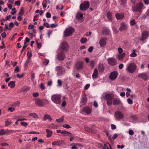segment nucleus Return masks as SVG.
I'll list each match as a JSON object with an SVG mask.
<instances>
[{
  "instance_id": "f257e3e1",
  "label": "nucleus",
  "mask_w": 149,
  "mask_h": 149,
  "mask_svg": "<svg viewBox=\"0 0 149 149\" xmlns=\"http://www.w3.org/2000/svg\"><path fill=\"white\" fill-rule=\"evenodd\" d=\"M104 98L107 100V104L109 106H111L112 103V100L114 98V95L110 93L106 95Z\"/></svg>"
},
{
  "instance_id": "f03ea898",
  "label": "nucleus",
  "mask_w": 149,
  "mask_h": 149,
  "mask_svg": "<svg viewBox=\"0 0 149 149\" xmlns=\"http://www.w3.org/2000/svg\"><path fill=\"white\" fill-rule=\"evenodd\" d=\"M51 100L54 103L60 104L61 103V95L57 94L52 95L51 96Z\"/></svg>"
},
{
  "instance_id": "7ed1b4c3",
  "label": "nucleus",
  "mask_w": 149,
  "mask_h": 149,
  "mask_svg": "<svg viewBox=\"0 0 149 149\" xmlns=\"http://www.w3.org/2000/svg\"><path fill=\"white\" fill-rule=\"evenodd\" d=\"M136 67L137 66L135 63H131L129 65L126 70L128 72L132 73L135 71Z\"/></svg>"
},
{
  "instance_id": "20e7f679",
  "label": "nucleus",
  "mask_w": 149,
  "mask_h": 149,
  "mask_svg": "<svg viewBox=\"0 0 149 149\" xmlns=\"http://www.w3.org/2000/svg\"><path fill=\"white\" fill-rule=\"evenodd\" d=\"M90 3L88 1H85L80 5V9L81 10H85L89 7Z\"/></svg>"
},
{
  "instance_id": "39448f33",
  "label": "nucleus",
  "mask_w": 149,
  "mask_h": 149,
  "mask_svg": "<svg viewBox=\"0 0 149 149\" xmlns=\"http://www.w3.org/2000/svg\"><path fill=\"white\" fill-rule=\"evenodd\" d=\"M74 31V29L72 27H69L66 29L64 32V35L65 37H68L70 36Z\"/></svg>"
},
{
  "instance_id": "423d86ee",
  "label": "nucleus",
  "mask_w": 149,
  "mask_h": 149,
  "mask_svg": "<svg viewBox=\"0 0 149 149\" xmlns=\"http://www.w3.org/2000/svg\"><path fill=\"white\" fill-rule=\"evenodd\" d=\"M45 101H48L45 99L40 100L37 98L35 100V104L37 106L42 107L45 105L44 102Z\"/></svg>"
},
{
  "instance_id": "0eeeda50",
  "label": "nucleus",
  "mask_w": 149,
  "mask_h": 149,
  "mask_svg": "<svg viewBox=\"0 0 149 149\" xmlns=\"http://www.w3.org/2000/svg\"><path fill=\"white\" fill-rule=\"evenodd\" d=\"M61 51L63 52L67 51L69 49L68 45V43L65 41H63L61 43V45L60 47Z\"/></svg>"
},
{
  "instance_id": "6e6552de",
  "label": "nucleus",
  "mask_w": 149,
  "mask_h": 149,
  "mask_svg": "<svg viewBox=\"0 0 149 149\" xmlns=\"http://www.w3.org/2000/svg\"><path fill=\"white\" fill-rule=\"evenodd\" d=\"M57 72V74L58 75L60 76L65 73V69L60 66H57L56 68Z\"/></svg>"
},
{
  "instance_id": "1a4fd4ad",
  "label": "nucleus",
  "mask_w": 149,
  "mask_h": 149,
  "mask_svg": "<svg viewBox=\"0 0 149 149\" xmlns=\"http://www.w3.org/2000/svg\"><path fill=\"white\" fill-rule=\"evenodd\" d=\"M108 64L112 66H114L117 64L116 60L113 58H109L107 59Z\"/></svg>"
},
{
  "instance_id": "9d476101",
  "label": "nucleus",
  "mask_w": 149,
  "mask_h": 149,
  "mask_svg": "<svg viewBox=\"0 0 149 149\" xmlns=\"http://www.w3.org/2000/svg\"><path fill=\"white\" fill-rule=\"evenodd\" d=\"M115 117L118 120L123 119L124 117V115L119 111H116L115 113Z\"/></svg>"
},
{
  "instance_id": "9b49d317",
  "label": "nucleus",
  "mask_w": 149,
  "mask_h": 149,
  "mask_svg": "<svg viewBox=\"0 0 149 149\" xmlns=\"http://www.w3.org/2000/svg\"><path fill=\"white\" fill-rule=\"evenodd\" d=\"M57 57L59 60L62 61L65 58V56L63 52L61 51L58 54Z\"/></svg>"
},
{
  "instance_id": "f8f14e48",
  "label": "nucleus",
  "mask_w": 149,
  "mask_h": 149,
  "mask_svg": "<svg viewBox=\"0 0 149 149\" xmlns=\"http://www.w3.org/2000/svg\"><path fill=\"white\" fill-rule=\"evenodd\" d=\"M118 75V73L117 71H113L109 75V77L111 80H114L116 78Z\"/></svg>"
},
{
  "instance_id": "ddd939ff",
  "label": "nucleus",
  "mask_w": 149,
  "mask_h": 149,
  "mask_svg": "<svg viewBox=\"0 0 149 149\" xmlns=\"http://www.w3.org/2000/svg\"><path fill=\"white\" fill-rule=\"evenodd\" d=\"M148 36V32L146 31H144L142 33V37L140 38V40L143 41L146 39Z\"/></svg>"
},
{
  "instance_id": "4468645a",
  "label": "nucleus",
  "mask_w": 149,
  "mask_h": 149,
  "mask_svg": "<svg viewBox=\"0 0 149 149\" xmlns=\"http://www.w3.org/2000/svg\"><path fill=\"white\" fill-rule=\"evenodd\" d=\"M138 77L144 81H147L149 79V77L146 74L144 73L139 74L138 75Z\"/></svg>"
},
{
  "instance_id": "2eb2a0df",
  "label": "nucleus",
  "mask_w": 149,
  "mask_h": 149,
  "mask_svg": "<svg viewBox=\"0 0 149 149\" xmlns=\"http://www.w3.org/2000/svg\"><path fill=\"white\" fill-rule=\"evenodd\" d=\"M107 38H103L100 39L99 42V44L101 46L104 47L106 45Z\"/></svg>"
},
{
  "instance_id": "dca6fc26",
  "label": "nucleus",
  "mask_w": 149,
  "mask_h": 149,
  "mask_svg": "<svg viewBox=\"0 0 149 149\" xmlns=\"http://www.w3.org/2000/svg\"><path fill=\"white\" fill-rule=\"evenodd\" d=\"M83 63L82 62H77L75 65V67L77 70H79L82 68Z\"/></svg>"
},
{
  "instance_id": "f3484780",
  "label": "nucleus",
  "mask_w": 149,
  "mask_h": 149,
  "mask_svg": "<svg viewBox=\"0 0 149 149\" xmlns=\"http://www.w3.org/2000/svg\"><path fill=\"white\" fill-rule=\"evenodd\" d=\"M87 97L86 95H83L82 96V99L81 100V104L82 105H84L87 102Z\"/></svg>"
},
{
  "instance_id": "a211bd4d",
  "label": "nucleus",
  "mask_w": 149,
  "mask_h": 149,
  "mask_svg": "<svg viewBox=\"0 0 149 149\" xmlns=\"http://www.w3.org/2000/svg\"><path fill=\"white\" fill-rule=\"evenodd\" d=\"M121 26L119 28L120 31H122L126 29L127 28V26L124 22H122L120 24Z\"/></svg>"
},
{
  "instance_id": "6ab92c4d",
  "label": "nucleus",
  "mask_w": 149,
  "mask_h": 149,
  "mask_svg": "<svg viewBox=\"0 0 149 149\" xmlns=\"http://www.w3.org/2000/svg\"><path fill=\"white\" fill-rule=\"evenodd\" d=\"M98 69L99 72H103L104 71V67L102 63H99L98 65Z\"/></svg>"
},
{
  "instance_id": "aec40b11",
  "label": "nucleus",
  "mask_w": 149,
  "mask_h": 149,
  "mask_svg": "<svg viewBox=\"0 0 149 149\" xmlns=\"http://www.w3.org/2000/svg\"><path fill=\"white\" fill-rule=\"evenodd\" d=\"M113 104L114 105H118L121 104V102L120 100L117 98L113 100L112 101Z\"/></svg>"
},
{
  "instance_id": "412c9836",
  "label": "nucleus",
  "mask_w": 149,
  "mask_h": 149,
  "mask_svg": "<svg viewBox=\"0 0 149 149\" xmlns=\"http://www.w3.org/2000/svg\"><path fill=\"white\" fill-rule=\"evenodd\" d=\"M115 16L118 20L124 18V15L122 13H117Z\"/></svg>"
},
{
  "instance_id": "4be33fe9",
  "label": "nucleus",
  "mask_w": 149,
  "mask_h": 149,
  "mask_svg": "<svg viewBox=\"0 0 149 149\" xmlns=\"http://www.w3.org/2000/svg\"><path fill=\"white\" fill-rule=\"evenodd\" d=\"M56 132L58 133H61L64 136H67V135H69V134H71L70 133L67 131H56Z\"/></svg>"
},
{
  "instance_id": "5701e85b",
  "label": "nucleus",
  "mask_w": 149,
  "mask_h": 149,
  "mask_svg": "<svg viewBox=\"0 0 149 149\" xmlns=\"http://www.w3.org/2000/svg\"><path fill=\"white\" fill-rule=\"evenodd\" d=\"M47 119H48L49 121H51L52 120V119L49 115L46 114L44 115L43 118L42 120L43 121H45Z\"/></svg>"
},
{
  "instance_id": "b1692460",
  "label": "nucleus",
  "mask_w": 149,
  "mask_h": 149,
  "mask_svg": "<svg viewBox=\"0 0 149 149\" xmlns=\"http://www.w3.org/2000/svg\"><path fill=\"white\" fill-rule=\"evenodd\" d=\"M102 33L108 35L110 33V31L109 29L107 28H104L103 29Z\"/></svg>"
},
{
  "instance_id": "393cba45",
  "label": "nucleus",
  "mask_w": 149,
  "mask_h": 149,
  "mask_svg": "<svg viewBox=\"0 0 149 149\" xmlns=\"http://www.w3.org/2000/svg\"><path fill=\"white\" fill-rule=\"evenodd\" d=\"M98 71L97 69H94V72L92 74V77L93 79L97 78L98 76Z\"/></svg>"
},
{
  "instance_id": "a878e982",
  "label": "nucleus",
  "mask_w": 149,
  "mask_h": 149,
  "mask_svg": "<svg viewBox=\"0 0 149 149\" xmlns=\"http://www.w3.org/2000/svg\"><path fill=\"white\" fill-rule=\"evenodd\" d=\"M125 55V54L124 53H123L121 54H118L117 55V58L119 60H122Z\"/></svg>"
},
{
  "instance_id": "bb28decb",
  "label": "nucleus",
  "mask_w": 149,
  "mask_h": 149,
  "mask_svg": "<svg viewBox=\"0 0 149 149\" xmlns=\"http://www.w3.org/2000/svg\"><path fill=\"white\" fill-rule=\"evenodd\" d=\"M83 110L84 112L88 114L91 113V110L89 107H86Z\"/></svg>"
},
{
  "instance_id": "cd10ccee",
  "label": "nucleus",
  "mask_w": 149,
  "mask_h": 149,
  "mask_svg": "<svg viewBox=\"0 0 149 149\" xmlns=\"http://www.w3.org/2000/svg\"><path fill=\"white\" fill-rule=\"evenodd\" d=\"M136 6L137 8L138 11L140 12L141 11V9L143 7V4L142 3H140L139 4H137Z\"/></svg>"
},
{
  "instance_id": "c85d7f7f",
  "label": "nucleus",
  "mask_w": 149,
  "mask_h": 149,
  "mask_svg": "<svg viewBox=\"0 0 149 149\" xmlns=\"http://www.w3.org/2000/svg\"><path fill=\"white\" fill-rule=\"evenodd\" d=\"M15 85V82L14 81H11L8 84V86L11 88H14Z\"/></svg>"
},
{
  "instance_id": "c756f323",
  "label": "nucleus",
  "mask_w": 149,
  "mask_h": 149,
  "mask_svg": "<svg viewBox=\"0 0 149 149\" xmlns=\"http://www.w3.org/2000/svg\"><path fill=\"white\" fill-rule=\"evenodd\" d=\"M111 145L108 143H107L104 144V149H111Z\"/></svg>"
},
{
  "instance_id": "7c9ffc66",
  "label": "nucleus",
  "mask_w": 149,
  "mask_h": 149,
  "mask_svg": "<svg viewBox=\"0 0 149 149\" xmlns=\"http://www.w3.org/2000/svg\"><path fill=\"white\" fill-rule=\"evenodd\" d=\"M30 88L27 86L24 87L22 88L21 89V91L25 93L27 92L29 89Z\"/></svg>"
},
{
  "instance_id": "2f4dec72",
  "label": "nucleus",
  "mask_w": 149,
  "mask_h": 149,
  "mask_svg": "<svg viewBox=\"0 0 149 149\" xmlns=\"http://www.w3.org/2000/svg\"><path fill=\"white\" fill-rule=\"evenodd\" d=\"M62 142L60 141H54L52 142V144L53 145H56L60 146L61 144H62Z\"/></svg>"
},
{
  "instance_id": "473e14b6",
  "label": "nucleus",
  "mask_w": 149,
  "mask_h": 149,
  "mask_svg": "<svg viewBox=\"0 0 149 149\" xmlns=\"http://www.w3.org/2000/svg\"><path fill=\"white\" fill-rule=\"evenodd\" d=\"M20 104V102L18 101H17L13 103L12 106L14 107H19Z\"/></svg>"
},
{
  "instance_id": "72a5a7b5",
  "label": "nucleus",
  "mask_w": 149,
  "mask_h": 149,
  "mask_svg": "<svg viewBox=\"0 0 149 149\" xmlns=\"http://www.w3.org/2000/svg\"><path fill=\"white\" fill-rule=\"evenodd\" d=\"M111 14L110 12H108L107 14V16L110 21H111L112 19Z\"/></svg>"
},
{
  "instance_id": "f704fd0d",
  "label": "nucleus",
  "mask_w": 149,
  "mask_h": 149,
  "mask_svg": "<svg viewBox=\"0 0 149 149\" xmlns=\"http://www.w3.org/2000/svg\"><path fill=\"white\" fill-rule=\"evenodd\" d=\"M83 16V15L80 13H78L76 15V18L78 19H79Z\"/></svg>"
},
{
  "instance_id": "c9c22d12",
  "label": "nucleus",
  "mask_w": 149,
  "mask_h": 149,
  "mask_svg": "<svg viewBox=\"0 0 149 149\" xmlns=\"http://www.w3.org/2000/svg\"><path fill=\"white\" fill-rule=\"evenodd\" d=\"M57 127V126L55 125L54 123H52V124L49 125L48 126V127L51 128L52 129H55Z\"/></svg>"
},
{
  "instance_id": "e433bc0d",
  "label": "nucleus",
  "mask_w": 149,
  "mask_h": 149,
  "mask_svg": "<svg viewBox=\"0 0 149 149\" xmlns=\"http://www.w3.org/2000/svg\"><path fill=\"white\" fill-rule=\"evenodd\" d=\"M24 14V9L23 7H22L20 9L18 14L19 15L22 16Z\"/></svg>"
},
{
  "instance_id": "4c0bfd02",
  "label": "nucleus",
  "mask_w": 149,
  "mask_h": 149,
  "mask_svg": "<svg viewBox=\"0 0 149 149\" xmlns=\"http://www.w3.org/2000/svg\"><path fill=\"white\" fill-rule=\"evenodd\" d=\"M29 116H32L34 118H37L38 117V116L35 113H30L29 115Z\"/></svg>"
},
{
  "instance_id": "58836bf2",
  "label": "nucleus",
  "mask_w": 149,
  "mask_h": 149,
  "mask_svg": "<svg viewBox=\"0 0 149 149\" xmlns=\"http://www.w3.org/2000/svg\"><path fill=\"white\" fill-rule=\"evenodd\" d=\"M136 51L134 49L133 50V52L130 55V57H135L136 56L137 54L136 53H135V52Z\"/></svg>"
},
{
  "instance_id": "ea45409f",
  "label": "nucleus",
  "mask_w": 149,
  "mask_h": 149,
  "mask_svg": "<svg viewBox=\"0 0 149 149\" xmlns=\"http://www.w3.org/2000/svg\"><path fill=\"white\" fill-rule=\"evenodd\" d=\"M87 41V39L86 38H82L80 40L82 44H84Z\"/></svg>"
},
{
  "instance_id": "a19ab883",
  "label": "nucleus",
  "mask_w": 149,
  "mask_h": 149,
  "mask_svg": "<svg viewBox=\"0 0 149 149\" xmlns=\"http://www.w3.org/2000/svg\"><path fill=\"white\" fill-rule=\"evenodd\" d=\"M47 132V136L48 137H50L52 134V131H46Z\"/></svg>"
},
{
  "instance_id": "79ce46f5",
  "label": "nucleus",
  "mask_w": 149,
  "mask_h": 149,
  "mask_svg": "<svg viewBox=\"0 0 149 149\" xmlns=\"http://www.w3.org/2000/svg\"><path fill=\"white\" fill-rule=\"evenodd\" d=\"M27 56L28 57L27 59L30 60V59H31V56H32V54L31 52H27Z\"/></svg>"
},
{
  "instance_id": "37998d69",
  "label": "nucleus",
  "mask_w": 149,
  "mask_h": 149,
  "mask_svg": "<svg viewBox=\"0 0 149 149\" xmlns=\"http://www.w3.org/2000/svg\"><path fill=\"white\" fill-rule=\"evenodd\" d=\"M136 23L135 22V20L133 19L130 21V24L131 26H133L136 24Z\"/></svg>"
},
{
  "instance_id": "c03bdc74",
  "label": "nucleus",
  "mask_w": 149,
  "mask_h": 149,
  "mask_svg": "<svg viewBox=\"0 0 149 149\" xmlns=\"http://www.w3.org/2000/svg\"><path fill=\"white\" fill-rule=\"evenodd\" d=\"M56 120L57 122L58 123L62 122L63 121V117H62L59 119H57Z\"/></svg>"
},
{
  "instance_id": "a18cd8bd",
  "label": "nucleus",
  "mask_w": 149,
  "mask_h": 149,
  "mask_svg": "<svg viewBox=\"0 0 149 149\" xmlns=\"http://www.w3.org/2000/svg\"><path fill=\"white\" fill-rule=\"evenodd\" d=\"M20 124L21 125L24 127H26L28 125V124L27 123L24 122H21L20 123Z\"/></svg>"
},
{
  "instance_id": "49530a36",
  "label": "nucleus",
  "mask_w": 149,
  "mask_h": 149,
  "mask_svg": "<svg viewBox=\"0 0 149 149\" xmlns=\"http://www.w3.org/2000/svg\"><path fill=\"white\" fill-rule=\"evenodd\" d=\"M30 39L29 38H28L27 37L26 38H25V40H24V45H26V42H29L30 41Z\"/></svg>"
},
{
  "instance_id": "de8ad7c7",
  "label": "nucleus",
  "mask_w": 149,
  "mask_h": 149,
  "mask_svg": "<svg viewBox=\"0 0 149 149\" xmlns=\"http://www.w3.org/2000/svg\"><path fill=\"white\" fill-rule=\"evenodd\" d=\"M132 10L134 12H137L138 11L137 8L136 6H134L132 8Z\"/></svg>"
},
{
  "instance_id": "09e8293b",
  "label": "nucleus",
  "mask_w": 149,
  "mask_h": 149,
  "mask_svg": "<svg viewBox=\"0 0 149 149\" xmlns=\"http://www.w3.org/2000/svg\"><path fill=\"white\" fill-rule=\"evenodd\" d=\"M30 61H30L29 60L27 59V60L26 61V62L24 63V66L25 67H27V66L28 65Z\"/></svg>"
},
{
  "instance_id": "8fccbe9b",
  "label": "nucleus",
  "mask_w": 149,
  "mask_h": 149,
  "mask_svg": "<svg viewBox=\"0 0 149 149\" xmlns=\"http://www.w3.org/2000/svg\"><path fill=\"white\" fill-rule=\"evenodd\" d=\"M43 25L47 28H49L50 27L49 25L47 22H44L43 24Z\"/></svg>"
},
{
  "instance_id": "3c124183",
  "label": "nucleus",
  "mask_w": 149,
  "mask_h": 149,
  "mask_svg": "<svg viewBox=\"0 0 149 149\" xmlns=\"http://www.w3.org/2000/svg\"><path fill=\"white\" fill-rule=\"evenodd\" d=\"M7 131H0V135H3L6 133Z\"/></svg>"
},
{
  "instance_id": "603ef678",
  "label": "nucleus",
  "mask_w": 149,
  "mask_h": 149,
  "mask_svg": "<svg viewBox=\"0 0 149 149\" xmlns=\"http://www.w3.org/2000/svg\"><path fill=\"white\" fill-rule=\"evenodd\" d=\"M57 83L58 84V86H61L62 85V83L61 81V80L60 79H58L57 81Z\"/></svg>"
},
{
  "instance_id": "864d4df0",
  "label": "nucleus",
  "mask_w": 149,
  "mask_h": 149,
  "mask_svg": "<svg viewBox=\"0 0 149 149\" xmlns=\"http://www.w3.org/2000/svg\"><path fill=\"white\" fill-rule=\"evenodd\" d=\"M94 65V61H92L91 62L90 66L91 68H93Z\"/></svg>"
},
{
  "instance_id": "5fc2aeb1",
  "label": "nucleus",
  "mask_w": 149,
  "mask_h": 149,
  "mask_svg": "<svg viewBox=\"0 0 149 149\" xmlns=\"http://www.w3.org/2000/svg\"><path fill=\"white\" fill-rule=\"evenodd\" d=\"M118 50L119 54H121L123 51V49L121 47H119L118 49Z\"/></svg>"
},
{
  "instance_id": "6e6d98bb",
  "label": "nucleus",
  "mask_w": 149,
  "mask_h": 149,
  "mask_svg": "<svg viewBox=\"0 0 149 149\" xmlns=\"http://www.w3.org/2000/svg\"><path fill=\"white\" fill-rule=\"evenodd\" d=\"M39 95V94L38 92L36 93H33V96L34 97H38Z\"/></svg>"
},
{
  "instance_id": "4d7b16f0",
  "label": "nucleus",
  "mask_w": 149,
  "mask_h": 149,
  "mask_svg": "<svg viewBox=\"0 0 149 149\" xmlns=\"http://www.w3.org/2000/svg\"><path fill=\"white\" fill-rule=\"evenodd\" d=\"M127 102L128 103L130 104H132L133 103V101L132 99L130 98H128L127 99Z\"/></svg>"
},
{
  "instance_id": "13d9d810",
  "label": "nucleus",
  "mask_w": 149,
  "mask_h": 149,
  "mask_svg": "<svg viewBox=\"0 0 149 149\" xmlns=\"http://www.w3.org/2000/svg\"><path fill=\"white\" fill-rule=\"evenodd\" d=\"M63 127L67 129L70 128V126L67 124H65L63 125Z\"/></svg>"
},
{
  "instance_id": "bf43d9fd",
  "label": "nucleus",
  "mask_w": 149,
  "mask_h": 149,
  "mask_svg": "<svg viewBox=\"0 0 149 149\" xmlns=\"http://www.w3.org/2000/svg\"><path fill=\"white\" fill-rule=\"evenodd\" d=\"M8 111H10V112H13V111H15V108H13L12 107H9V108L8 109Z\"/></svg>"
},
{
  "instance_id": "052dcab7",
  "label": "nucleus",
  "mask_w": 149,
  "mask_h": 149,
  "mask_svg": "<svg viewBox=\"0 0 149 149\" xmlns=\"http://www.w3.org/2000/svg\"><path fill=\"white\" fill-rule=\"evenodd\" d=\"M93 49V47L92 46H91V47H90L89 48H88V51L89 52L91 53L92 52Z\"/></svg>"
},
{
  "instance_id": "680f3d73",
  "label": "nucleus",
  "mask_w": 149,
  "mask_h": 149,
  "mask_svg": "<svg viewBox=\"0 0 149 149\" xmlns=\"http://www.w3.org/2000/svg\"><path fill=\"white\" fill-rule=\"evenodd\" d=\"M24 74H22L21 75H19V74H17V77L19 78H21L23 77L24 76Z\"/></svg>"
},
{
  "instance_id": "e2e57ef3",
  "label": "nucleus",
  "mask_w": 149,
  "mask_h": 149,
  "mask_svg": "<svg viewBox=\"0 0 149 149\" xmlns=\"http://www.w3.org/2000/svg\"><path fill=\"white\" fill-rule=\"evenodd\" d=\"M40 87L42 90H43L45 89V87L42 83H41L40 85Z\"/></svg>"
},
{
  "instance_id": "0e129e2a",
  "label": "nucleus",
  "mask_w": 149,
  "mask_h": 149,
  "mask_svg": "<svg viewBox=\"0 0 149 149\" xmlns=\"http://www.w3.org/2000/svg\"><path fill=\"white\" fill-rule=\"evenodd\" d=\"M14 26V24L13 22H11L9 25V26L10 27L9 28H11L13 27Z\"/></svg>"
},
{
  "instance_id": "69168bd1",
  "label": "nucleus",
  "mask_w": 149,
  "mask_h": 149,
  "mask_svg": "<svg viewBox=\"0 0 149 149\" xmlns=\"http://www.w3.org/2000/svg\"><path fill=\"white\" fill-rule=\"evenodd\" d=\"M46 17L48 18H49L51 17V14H50V13H48V12L47 13H46Z\"/></svg>"
},
{
  "instance_id": "338daca9",
  "label": "nucleus",
  "mask_w": 149,
  "mask_h": 149,
  "mask_svg": "<svg viewBox=\"0 0 149 149\" xmlns=\"http://www.w3.org/2000/svg\"><path fill=\"white\" fill-rule=\"evenodd\" d=\"M39 16V15L37 14L36 15H35L34 16V19H33V21L35 22V21H37L38 20V19L36 18Z\"/></svg>"
},
{
  "instance_id": "774afa93",
  "label": "nucleus",
  "mask_w": 149,
  "mask_h": 149,
  "mask_svg": "<svg viewBox=\"0 0 149 149\" xmlns=\"http://www.w3.org/2000/svg\"><path fill=\"white\" fill-rule=\"evenodd\" d=\"M106 134L107 135V136H108V139L109 140H111V136H109V133L107 132V131H106V132H105Z\"/></svg>"
}]
</instances>
